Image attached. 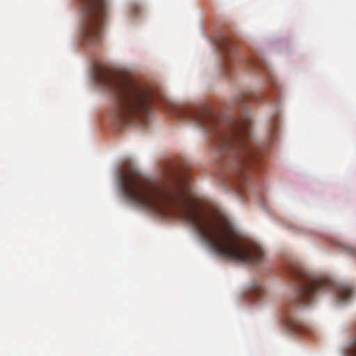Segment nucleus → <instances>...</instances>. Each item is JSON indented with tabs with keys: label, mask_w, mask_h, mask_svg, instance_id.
Wrapping results in <instances>:
<instances>
[{
	"label": "nucleus",
	"mask_w": 356,
	"mask_h": 356,
	"mask_svg": "<svg viewBox=\"0 0 356 356\" xmlns=\"http://www.w3.org/2000/svg\"><path fill=\"white\" fill-rule=\"evenodd\" d=\"M190 176L179 167L168 169L163 181L155 183L139 170H122L119 185L132 206L159 216H175L187 222L210 250L227 260L248 264L261 262L264 252L257 244H245L243 234L225 218H213L199 207L189 184Z\"/></svg>",
	"instance_id": "f257e3e1"
},
{
	"label": "nucleus",
	"mask_w": 356,
	"mask_h": 356,
	"mask_svg": "<svg viewBox=\"0 0 356 356\" xmlns=\"http://www.w3.org/2000/svg\"><path fill=\"white\" fill-rule=\"evenodd\" d=\"M95 79L112 95L119 120L126 124L134 121L147 123L153 102L152 91L147 86L112 69H97Z\"/></svg>",
	"instance_id": "f03ea898"
},
{
	"label": "nucleus",
	"mask_w": 356,
	"mask_h": 356,
	"mask_svg": "<svg viewBox=\"0 0 356 356\" xmlns=\"http://www.w3.org/2000/svg\"><path fill=\"white\" fill-rule=\"evenodd\" d=\"M180 115L210 133L218 151L252 136V120L248 113L238 118L229 119L225 124H220L207 107L200 110H185Z\"/></svg>",
	"instance_id": "7ed1b4c3"
},
{
	"label": "nucleus",
	"mask_w": 356,
	"mask_h": 356,
	"mask_svg": "<svg viewBox=\"0 0 356 356\" xmlns=\"http://www.w3.org/2000/svg\"><path fill=\"white\" fill-rule=\"evenodd\" d=\"M287 273L295 282L292 302L296 307L309 305L318 294L324 291L334 292L339 302L346 301L353 293L350 286L337 285L330 279L318 277L302 266H291Z\"/></svg>",
	"instance_id": "20e7f679"
},
{
	"label": "nucleus",
	"mask_w": 356,
	"mask_h": 356,
	"mask_svg": "<svg viewBox=\"0 0 356 356\" xmlns=\"http://www.w3.org/2000/svg\"><path fill=\"white\" fill-rule=\"evenodd\" d=\"M81 4L80 35L86 45L98 47L102 42V31L109 17L111 0H79Z\"/></svg>",
	"instance_id": "39448f33"
},
{
	"label": "nucleus",
	"mask_w": 356,
	"mask_h": 356,
	"mask_svg": "<svg viewBox=\"0 0 356 356\" xmlns=\"http://www.w3.org/2000/svg\"><path fill=\"white\" fill-rule=\"evenodd\" d=\"M219 152L222 156L227 157L230 169L238 179L236 182L246 180L247 171L261 159L260 152L253 144L252 136Z\"/></svg>",
	"instance_id": "423d86ee"
},
{
	"label": "nucleus",
	"mask_w": 356,
	"mask_h": 356,
	"mask_svg": "<svg viewBox=\"0 0 356 356\" xmlns=\"http://www.w3.org/2000/svg\"><path fill=\"white\" fill-rule=\"evenodd\" d=\"M282 323L291 332L303 334L309 333L312 327L298 319L291 306L285 307L282 312Z\"/></svg>",
	"instance_id": "0eeeda50"
},
{
	"label": "nucleus",
	"mask_w": 356,
	"mask_h": 356,
	"mask_svg": "<svg viewBox=\"0 0 356 356\" xmlns=\"http://www.w3.org/2000/svg\"><path fill=\"white\" fill-rule=\"evenodd\" d=\"M218 50L222 54V60L223 65L225 67L229 60V54L234 51L235 46L232 42L225 36H221L216 42Z\"/></svg>",
	"instance_id": "6e6552de"
},
{
	"label": "nucleus",
	"mask_w": 356,
	"mask_h": 356,
	"mask_svg": "<svg viewBox=\"0 0 356 356\" xmlns=\"http://www.w3.org/2000/svg\"><path fill=\"white\" fill-rule=\"evenodd\" d=\"M265 98L263 94L253 93V92H244L241 95L240 99L238 100V104L244 106L246 102L254 101L261 102Z\"/></svg>",
	"instance_id": "1a4fd4ad"
},
{
	"label": "nucleus",
	"mask_w": 356,
	"mask_h": 356,
	"mask_svg": "<svg viewBox=\"0 0 356 356\" xmlns=\"http://www.w3.org/2000/svg\"><path fill=\"white\" fill-rule=\"evenodd\" d=\"M264 294V289L263 286L259 283H254L251 286L247 298L250 300L252 298L259 299Z\"/></svg>",
	"instance_id": "9d476101"
},
{
	"label": "nucleus",
	"mask_w": 356,
	"mask_h": 356,
	"mask_svg": "<svg viewBox=\"0 0 356 356\" xmlns=\"http://www.w3.org/2000/svg\"><path fill=\"white\" fill-rule=\"evenodd\" d=\"M245 65L252 70H259L264 65V62L259 58H249L245 60Z\"/></svg>",
	"instance_id": "9b49d317"
},
{
	"label": "nucleus",
	"mask_w": 356,
	"mask_h": 356,
	"mask_svg": "<svg viewBox=\"0 0 356 356\" xmlns=\"http://www.w3.org/2000/svg\"><path fill=\"white\" fill-rule=\"evenodd\" d=\"M130 10L133 15H136L141 10V6L138 2H133L130 4Z\"/></svg>",
	"instance_id": "f8f14e48"
},
{
	"label": "nucleus",
	"mask_w": 356,
	"mask_h": 356,
	"mask_svg": "<svg viewBox=\"0 0 356 356\" xmlns=\"http://www.w3.org/2000/svg\"><path fill=\"white\" fill-rule=\"evenodd\" d=\"M277 129V124L275 121H273L272 122V125H271L272 131H275Z\"/></svg>",
	"instance_id": "ddd939ff"
},
{
	"label": "nucleus",
	"mask_w": 356,
	"mask_h": 356,
	"mask_svg": "<svg viewBox=\"0 0 356 356\" xmlns=\"http://www.w3.org/2000/svg\"><path fill=\"white\" fill-rule=\"evenodd\" d=\"M347 251H348L350 254H356V250H355V249H354V248H347Z\"/></svg>",
	"instance_id": "4468645a"
},
{
	"label": "nucleus",
	"mask_w": 356,
	"mask_h": 356,
	"mask_svg": "<svg viewBox=\"0 0 356 356\" xmlns=\"http://www.w3.org/2000/svg\"><path fill=\"white\" fill-rule=\"evenodd\" d=\"M236 190L238 191V193H241L242 192V189L241 188L240 186H236Z\"/></svg>",
	"instance_id": "2eb2a0df"
}]
</instances>
